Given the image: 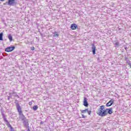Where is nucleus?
<instances>
[{"instance_id":"5","label":"nucleus","mask_w":131,"mask_h":131,"mask_svg":"<svg viewBox=\"0 0 131 131\" xmlns=\"http://www.w3.org/2000/svg\"><path fill=\"white\" fill-rule=\"evenodd\" d=\"M113 104H114V99H112L110 100L109 102H108L106 103V107H110V106H112V105H113Z\"/></svg>"},{"instance_id":"17","label":"nucleus","mask_w":131,"mask_h":131,"mask_svg":"<svg viewBox=\"0 0 131 131\" xmlns=\"http://www.w3.org/2000/svg\"><path fill=\"white\" fill-rule=\"evenodd\" d=\"M31 51H34V50H35V48H34V47H33L31 48Z\"/></svg>"},{"instance_id":"7","label":"nucleus","mask_w":131,"mask_h":131,"mask_svg":"<svg viewBox=\"0 0 131 131\" xmlns=\"http://www.w3.org/2000/svg\"><path fill=\"white\" fill-rule=\"evenodd\" d=\"M71 29L72 30H76L77 29V25L75 24H72L71 25Z\"/></svg>"},{"instance_id":"18","label":"nucleus","mask_w":131,"mask_h":131,"mask_svg":"<svg viewBox=\"0 0 131 131\" xmlns=\"http://www.w3.org/2000/svg\"><path fill=\"white\" fill-rule=\"evenodd\" d=\"M88 112L89 115H91V113H92V111H88V112Z\"/></svg>"},{"instance_id":"4","label":"nucleus","mask_w":131,"mask_h":131,"mask_svg":"<svg viewBox=\"0 0 131 131\" xmlns=\"http://www.w3.org/2000/svg\"><path fill=\"white\" fill-rule=\"evenodd\" d=\"M4 121L6 122V125L8 126V127H10V130H14V128L12 127V125H11V124H10V122H9L8 121H7V119H4Z\"/></svg>"},{"instance_id":"12","label":"nucleus","mask_w":131,"mask_h":131,"mask_svg":"<svg viewBox=\"0 0 131 131\" xmlns=\"http://www.w3.org/2000/svg\"><path fill=\"white\" fill-rule=\"evenodd\" d=\"M37 109H38V106H37V105H34V106H33V110L34 111H36V110H37Z\"/></svg>"},{"instance_id":"11","label":"nucleus","mask_w":131,"mask_h":131,"mask_svg":"<svg viewBox=\"0 0 131 131\" xmlns=\"http://www.w3.org/2000/svg\"><path fill=\"white\" fill-rule=\"evenodd\" d=\"M80 112H81V113H82V114H85L86 113V112H89V109L86 108L84 110H81Z\"/></svg>"},{"instance_id":"2","label":"nucleus","mask_w":131,"mask_h":131,"mask_svg":"<svg viewBox=\"0 0 131 131\" xmlns=\"http://www.w3.org/2000/svg\"><path fill=\"white\" fill-rule=\"evenodd\" d=\"M16 109L18 112L19 115H21L22 116L24 117V115L23 114V113L22 112V108H21V106H20V104L19 103H16Z\"/></svg>"},{"instance_id":"9","label":"nucleus","mask_w":131,"mask_h":131,"mask_svg":"<svg viewBox=\"0 0 131 131\" xmlns=\"http://www.w3.org/2000/svg\"><path fill=\"white\" fill-rule=\"evenodd\" d=\"M92 52H93V55H95L96 54V46H95V45H93V47H92Z\"/></svg>"},{"instance_id":"20","label":"nucleus","mask_w":131,"mask_h":131,"mask_svg":"<svg viewBox=\"0 0 131 131\" xmlns=\"http://www.w3.org/2000/svg\"><path fill=\"white\" fill-rule=\"evenodd\" d=\"M1 1V2H5V1H6V0H0Z\"/></svg>"},{"instance_id":"3","label":"nucleus","mask_w":131,"mask_h":131,"mask_svg":"<svg viewBox=\"0 0 131 131\" xmlns=\"http://www.w3.org/2000/svg\"><path fill=\"white\" fill-rule=\"evenodd\" d=\"M15 50V46L12 47H8L5 49V52L7 53H10L11 52H13Z\"/></svg>"},{"instance_id":"19","label":"nucleus","mask_w":131,"mask_h":131,"mask_svg":"<svg viewBox=\"0 0 131 131\" xmlns=\"http://www.w3.org/2000/svg\"><path fill=\"white\" fill-rule=\"evenodd\" d=\"M29 105H30V106H31L32 105V101H30L29 102Z\"/></svg>"},{"instance_id":"10","label":"nucleus","mask_w":131,"mask_h":131,"mask_svg":"<svg viewBox=\"0 0 131 131\" xmlns=\"http://www.w3.org/2000/svg\"><path fill=\"white\" fill-rule=\"evenodd\" d=\"M53 37H59V33L58 32L55 31L53 32Z\"/></svg>"},{"instance_id":"16","label":"nucleus","mask_w":131,"mask_h":131,"mask_svg":"<svg viewBox=\"0 0 131 131\" xmlns=\"http://www.w3.org/2000/svg\"><path fill=\"white\" fill-rule=\"evenodd\" d=\"M115 45H116V46H119V42H118V41L116 42Z\"/></svg>"},{"instance_id":"13","label":"nucleus","mask_w":131,"mask_h":131,"mask_svg":"<svg viewBox=\"0 0 131 131\" xmlns=\"http://www.w3.org/2000/svg\"><path fill=\"white\" fill-rule=\"evenodd\" d=\"M8 39L10 40V41H12L13 40V37L12 36V35H9Z\"/></svg>"},{"instance_id":"1","label":"nucleus","mask_w":131,"mask_h":131,"mask_svg":"<svg viewBox=\"0 0 131 131\" xmlns=\"http://www.w3.org/2000/svg\"><path fill=\"white\" fill-rule=\"evenodd\" d=\"M113 113V111L112 108H105V105H101L96 111V114L99 116L101 117H104V116H106L108 114H112Z\"/></svg>"},{"instance_id":"8","label":"nucleus","mask_w":131,"mask_h":131,"mask_svg":"<svg viewBox=\"0 0 131 131\" xmlns=\"http://www.w3.org/2000/svg\"><path fill=\"white\" fill-rule=\"evenodd\" d=\"M15 1L16 0H8V4L9 6H12V5L15 4Z\"/></svg>"},{"instance_id":"21","label":"nucleus","mask_w":131,"mask_h":131,"mask_svg":"<svg viewBox=\"0 0 131 131\" xmlns=\"http://www.w3.org/2000/svg\"><path fill=\"white\" fill-rule=\"evenodd\" d=\"M10 131H15V130H10Z\"/></svg>"},{"instance_id":"15","label":"nucleus","mask_w":131,"mask_h":131,"mask_svg":"<svg viewBox=\"0 0 131 131\" xmlns=\"http://www.w3.org/2000/svg\"><path fill=\"white\" fill-rule=\"evenodd\" d=\"M81 115H82V118H86V116H85L83 114H81Z\"/></svg>"},{"instance_id":"6","label":"nucleus","mask_w":131,"mask_h":131,"mask_svg":"<svg viewBox=\"0 0 131 131\" xmlns=\"http://www.w3.org/2000/svg\"><path fill=\"white\" fill-rule=\"evenodd\" d=\"M83 105L85 107H88L89 106V103H88V98L86 97H84Z\"/></svg>"},{"instance_id":"14","label":"nucleus","mask_w":131,"mask_h":131,"mask_svg":"<svg viewBox=\"0 0 131 131\" xmlns=\"http://www.w3.org/2000/svg\"><path fill=\"white\" fill-rule=\"evenodd\" d=\"M4 35L3 33H0V40H3V36Z\"/></svg>"}]
</instances>
